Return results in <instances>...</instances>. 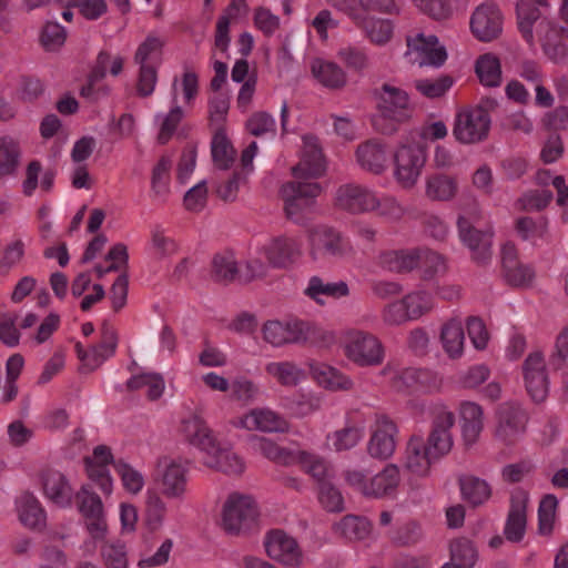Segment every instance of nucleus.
<instances>
[{"mask_svg":"<svg viewBox=\"0 0 568 568\" xmlns=\"http://www.w3.org/2000/svg\"><path fill=\"white\" fill-rule=\"evenodd\" d=\"M298 163L292 168L294 181L282 186V197L287 216L300 222L313 212L315 199L322 193L321 178L326 171V161L317 138L304 135Z\"/></svg>","mask_w":568,"mask_h":568,"instance_id":"f257e3e1","label":"nucleus"},{"mask_svg":"<svg viewBox=\"0 0 568 568\" xmlns=\"http://www.w3.org/2000/svg\"><path fill=\"white\" fill-rule=\"evenodd\" d=\"M343 478L352 489L373 499H394L402 483L400 469L396 464H386L372 475L363 468H348L343 473Z\"/></svg>","mask_w":568,"mask_h":568,"instance_id":"f03ea898","label":"nucleus"},{"mask_svg":"<svg viewBox=\"0 0 568 568\" xmlns=\"http://www.w3.org/2000/svg\"><path fill=\"white\" fill-rule=\"evenodd\" d=\"M412 116L409 97L405 90L385 83L377 93V112L373 118V125L382 134H394L398 126Z\"/></svg>","mask_w":568,"mask_h":568,"instance_id":"7ed1b4c3","label":"nucleus"},{"mask_svg":"<svg viewBox=\"0 0 568 568\" xmlns=\"http://www.w3.org/2000/svg\"><path fill=\"white\" fill-rule=\"evenodd\" d=\"M307 252L315 263L341 261L353 254V246L333 226L317 224L306 230Z\"/></svg>","mask_w":568,"mask_h":568,"instance_id":"20e7f679","label":"nucleus"},{"mask_svg":"<svg viewBox=\"0 0 568 568\" xmlns=\"http://www.w3.org/2000/svg\"><path fill=\"white\" fill-rule=\"evenodd\" d=\"M260 518L255 498L245 493H230L221 507V526L230 535H242L253 529Z\"/></svg>","mask_w":568,"mask_h":568,"instance_id":"39448f33","label":"nucleus"},{"mask_svg":"<svg viewBox=\"0 0 568 568\" xmlns=\"http://www.w3.org/2000/svg\"><path fill=\"white\" fill-rule=\"evenodd\" d=\"M341 348L344 356L358 367H376L385 359L382 341L368 331L346 329L341 337Z\"/></svg>","mask_w":568,"mask_h":568,"instance_id":"423d86ee","label":"nucleus"},{"mask_svg":"<svg viewBox=\"0 0 568 568\" xmlns=\"http://www.w3.org/2000/svg\"><path fill=\"white\" fill-rule=\"evenodd\" d=\"M483 213L478 205L463 211L457 220L458 236L470 251L471 260L478 265H487L493 257V230H478L475 223L481 220Z\"/></svg>","mask_w":568,"mask_h":568,"instance_id":"0eeeda50","label":"nucleus"},{"mask_svg":"<svg viewBox=\"0 0 568 568\" xmlns=\"http://www.w3.org/2000/svg\"><path fill=\"white\" fill-rule=\"evenodd\" d=\"M568 0L559 8V24L540 18L534 24V41H538L545 55L552 62H562L568 57Z\"/></svg>","mask_w":568,"mask_h":568,"instance_id":"6e6552de","label":"nucleus"},{"mask_svg":"<svg viewBox=\"0 0 568 568\" xmlns=\"http://www.w3.org/2000/svg\"><path fill=\"white\" fill-rule=\"evenodd\" d=\"M426 163V146L415 141L398 144L393 153L395 182L404 190L414 189L422 178Z\"/></svg>","mask_w":568,"mask_h":568,"instance_id":"1a4fd4ad","label":"nucleus"},{"mask_svg":"<svg viewBox=\"0 0 568 568\" xmlns=\"http://www.w3.org/2000/svg\"><path fill=\"white\" fill-rule=\"evenodd\" d=\"M490 125L491 119L486 109L467 106L456 113L453 135L462 144H476L487 139Z\"/></svg>","mask_w":568,"mask_h":568,"instance_id":"9d476101","label":"nucleus"},{"mask_svg":"<svg viewBox=\"0 0 568 568\" xmlns=\"http://www.w3.org/2000/svg\"><path fill=\"white\" fill-rule=\"evenodd\" d=\"M405 59L419 67H442L447 60V51L435 34L422 31L406 36Z\"/></svg>","mask_w":568,"mask_h":568,"instance_id":"9b49d317","label":"nucleus"},{"mask_svg":"<svg viewBox=\"0 0 568 568\" xmlns=\"http://www.w3.org/2000/svg\"><path fill=\"white\" fill-rule=\"evenodd\" d=\"M186 464L179 457L162 456L156 459L154 479L161 486L162 495L169 499L182 500L187 493Z\"/></svg>","mask_w":568,"mask_h":568,"instance_id":"f8f14e48","label":"nucleus"},{"mask_svg":"<svg viewBox=\"0 0 568 568\" xmlns=\"http://www.w3.org/2000/svg\"><path fill=\"white\" fill-rule=\"evenodd\" d=\"M398 442V427L389 417L377 415L369 426V438L366 452L377 460H387L396 452Z\"/></svg>","mask_w":568,"mask_h":568,"instance_id":"ddd939ff","label":"nucleus"},{"mask_svg":"<svg viewBox=\"0 0 568 568\" xmlns=\"http://www.w3.org/2000/svg\"><path fill=\"white\" fill-rule=\"evenodd\" d=\"M267 556L286 568H300L304 562L297 540L282 529H273L264 537Z\"/></svg>","mask_w":568,"mask_h":568,"instance_id":"4468645a","label":"nucleus"},{"mask_svg":"<svg viewBox=\"0 0 568 568\" xmlns=\"http://www.w3.org/2000/svg\"><path fill=\"white\" fill-rule=\"evenodd\" d=\"M454 425V413L442 404L434 405L432 409L430 432L425 443L439 458L447 455L453 448Z\"/></svg>","mask_w":568,"mask_h":568,"instance_id":"2eb2a0df","label":"nucleus"},{"mask_svg":"<svg viewBox=\"0 0 568 568\" xmlns=\"http://www.w3.org/2000/svg\"><path fill=\"white\" fill-rule=\"evenodd\" d=\"M232 427L248 432L284 433L288 422L277 412L268 407H255L230 420Z\"/></svg>","mask_w":568,"mask_h":568,"instance_id":"dca6fc26","label":"nucleus"},{"mask_svg":"<svg viewBox=\"0 0 568 568\" xmlns=\"http://www.w3.org/2000/svg\"><path fill=\"white\" fill-rule=\"evenodd\" d=\"M312 326L301 320L267 321L262 327L263 339L274 347L296 344L310 337Z\"/></svg>","mask_w":568,"mask_h":568,"instance_id":"f3484780","label":"nucleus"},{"mask_svg":"<svg viewBox=\"0 0 568 568\" xmlns=\"http://www.w3.org/2000/svg\"><path fill=\"white\" fill-rule=\"evenodd\" d=\"M375 203L376 191L355 182L339 185L334 196L335 206L351 214L373 212Z\"/></svg>","mask_w":568,"mask_h":568,"instance_id":"a211bd4d","label":"nucleus"},{"mask_svg":"<svg viewBox=\"0 0 568 568\" xmlns=\"http://www.w3.org/2000/svg\"><path fill=\"white\" fill-rule=\"evenodd\" d=\"M176 433L184 443L196 448L202 456L217 439L215 432L197 412H192L181 418Z\"/></svg>","mask_w":568,"mask_h":568,"instance_id":"6ab92c4d","label":"nucleus"},{"mask_svg":"<svg viewBox=\"0 0 568 568\" xmlns=\"http://www.w3.org/2000/svg\"><path fill=\"white\" fill-rule=\"evenodd\" d=\"M202 464L213 470L230 476H240L245 470V462L232 445L219 437L202 456Z\"/></svg>","mask_w":568,"mask_h":568,"instance_id":"aec40b11","label":"nucleus"},{"mask_svg":"<svg viewBox=\"0 0 568 568\" xmlns=\"http://www.w3.org/2000/svg\"><path fill=\"white\" fill-rule=\"evenodd\" d=\"M347 14L371 43L382 47L392 41L395 32L393 20L361 12L357 8H351Z\"/></svg>","mask_w":568,"mask_h":568,"instance_id":"412c9836","label":"nucleus"},{"mask_svg":"<svg viewBox=\"0 0 568 568\" xmlns=\"http://www.w3.org/2000/svg\"><path fill=\"white\" fill-rule=\"evenodd\" d=\"M37 483L49 501L62 508L71 506L73 489L63 473L51 467H44L38 471Z\"/></svg>","mask_w":568,"mask_h":568,"instance_id":"4be33fe9","label":"nucleus"},{"mask_svg":"<svg viewBox=\"0 0 568 568\" xmlns=\"http://www.w3.org/2000/svg\"><path fill=\"white\" fill-rule=\"evenodd\" d=\"M113 454L111 448L105 445L97 446L92 455L84 458L85 473L93 483L100 488V490L109 496L113 491V478L110 474L109 465L114 466Z\"/></svg>","mask_w":568,"mask_h":568,"instance_id":"5701e85b","label":"nucleus"},{"mask_svg":"<svg viewBox=\"0 0 568 568\" xmlns=\"http://www.w3.org/2000/svg\"><path fill=\"white\" fill-rule=\"evenodd\" d=\"M500 262L501 275L509 285L516 287L532 285L536 278L535 268L530 264L518 261L515 244L507 242L501 246Z\"/></svg>","mask_w":568,"mask_h":568,"instance_id":"b1692460","label":"nucleus"},{"mask_svg":"<svg viewBox=\"0 0 568 568\" xmlns=\"http://www.w3.org/2000/svg\"><path fill=\"white\" fill-rule=\"evenodd\" d=\"M470 31L481 42L497 39L503 31V16L497 6L483 3L470 17Z\"/></svg>","mask_w":568,"mask_h":568,"instance_id":"393cba45","label":"nucleus"},{"mask_svg":"<svg viewBox=\"0 0 568 568\" xmlns=\"http://www.w3.org/2000/svg\"><path fill=\"white\" fill-rule=\"evenodd\" d=\"M437 459L439 457L433 453L422 437L413 436L407 442L404 452L403 467L414 477L425 478L429 476L432 465Z\"/></svg>","mask_w":568,"mask_h":568,"instance_id":"a878e982","label":"nucleus"},{"mask_svg":"<svg viewBox=\"0 0 568 568\" xmlns=\"http://www.w3.org/2000/svg\"><path fill=\"white\" fill-rule=\"evenodd\" d=\"M307 368L312 381L328 392H347L353 389L354 382L347 374L327 363L311 359Z\"/></svg>","mask_w":568,"mask_h":568,"instance_id":"bb28decb","label":"nucleus"},{"mask_svg":"<svg viewBox=\"0 0 568 568\" xmlns=\"http://www.w3.org/2000/svg\"><path fill=\"white\" fill-rule=\"evenodd\" d=\"M118 345V335L113 327L103 325L101 331V341L90 349H84L81 344H77L78 357L85 367L93 371L101 366L108 358L115 353Z\"/></svg>","mask_w":568,"mask_h":568,"instance_id":"cd10ccee","label":"nucleus"},{"mask_svg":"<svg viewBox=\"0 0 568 568\" xmlns=\"http://www.w3.org/2000/svg\"><path fill=\"white\" fill-rule=\"evenodd\" d=\"M524 379L528 394L535 402H542L548 394L546 364L541 353L532 352L524 363Z\"/></svg>","mask_w":568,"mask_h":568,"instance_id":"c85d7f7f","label":"nucleus"},{"mask_svg":"<svg viewBox=\"0 0 568 568\" xmlns=\"http://www.w3.org/2000/svg\"><path fill=\"white\" fill-rule=\"evenodd\" d=\"M458 420L464 445L474 446L479 440L485 425L481 406L470 400L462 402L458 407Z\"/></svg>","mask_w":568,"mask_h":568,"instance_id":"c756f323","label":"nucleus"},{"mask_svg":"<svg viewBox=\"0 0 568 568\" xmlns=\"http://www.w3.org/2000/svg\"><path fill=\"white\" fill-rule=\"evenodd\" d=\"M357 165L373 174L385 172L388 162L386 145L376 139H369L357 145L355 150Z\"/></svg>","mask_w":568,"mask_h":568,"instance_id":"7c9ffc66","label":"nucleus"},{"mask_svg":"<svg viewBox=\"0 0 568 568\" xmlns=\"http://www.w3.org/2000/svg\"><path fill=\"white\" fill-rule=\"evenodd\" d=\"M439 342L444 353L450 359L463 357L466 345L465 324L462 317L445 320L439 328Z\"/></svg>","mask_w":568,"mask_h":568,"instance_id":"2f4dec72","label":"nucleus"},{"mask_svg":"<svg viewBox=\"0 0 568 568\" xmlns=\"http://www.w3.org/2000/svg\"><path fill=\"white\" fill-rule=\"evenodd\" d=\"M528 500V494L524 490H516L511 496L510 510L504 528V535L510 542H519L525 536Z\"/></svg>","mask_w":568,"mask_h":568,"instance_id":"473e14b6","label":"nucleus"},{"mask_svg":"<svg viewBox=\"0 0 568 568\" xmlns=\"http://www.w3.org/2000/svg\"><path fill=\"white\" fill-rule=\"evenodd\" d=\"M266 377L284 388H293L306 379V371L294 361H271L265 363Z\"/></svg>","mask_w":568,"mask_h":568,"instance_id":"72a5a7b5","label":"nucleus"},{"mask_svg":"<svg viewBox=\"0 0 568 568\" xmlns=\"http://www.w3.org/2000/svg\"><path fill=\"white\" fill-rule=\"evenodd\" d=\"M263 255L270 264L277 267H286L301 257L302 246L296 239L277 237L264 246Z\"/></svg>","mask_w":568,"mask_h":568,"instance_id":"f704fd0d","label":"nucleus"},{"mask_svg":"<svg viewBox=\"0 0 568 568\" xmlns=\"http://www.w3.org/2000/svg\"><path fill=\"white\" fill-rule=\"evenodd\" d=\"M304 295L315 304L324 306L329 300L347 297L349 287L344 281L326 282L320 276H312L304 288Z\"/></svg>","mask_w":568,"mask_h":568,"instance_id":"c9c22d12","label":"nucleus"},{"mask_svg":"<svg viewBox=\"0 0 568 568\" xmlns=\"http://www.w3.org/2000/svg\"><path fill=\"white\" fill-rule=\"evenodd\" d=\"M19 521L27 528L41 529L45 525V510L38 497L30 493H21L14 500Z\"/></svg>","mask_w":568,"mask_h":568,"instance_id":"e433bc0d","label":"nucleus"},{"mask_svg":"<svg viewBox=\"0 0 568 568\" xmlns=\"http://www.w3.org/2000/svg\"><path fill=\"white\" fill-rule=\"evenodd\" d=\"M294 465H298L301 470L315 481L316 486L335 477L332 465L324 457L307 450L296 449Z\"/></svg>","mask_w":568,"mask_h":568,"instance_id":"4c0bfd02","label":"nucleus"},{"mask_svg":"<svg viewBox=\"0 0 568 568\" xmlns=\"http://www.w3.org/2000/svg\"><path fill=\"white\" fill-rule=\"evenodd\" d=\"M548 6V0H519L517 3L518 28L529 45L535 43L534 24L542 18Z\"/></svg>","mask_w":568,"mask_h":568,"instance_id":"58836bf2","label":"nucleus"},{"mask_svg":"<svg viewBox=\"0 0 568 568\" xmlns=\"http://www.w3.org/2000/svg\"><path fill=\"white\" fill-rule=\"evenodd\" d=\"M526 424V415L514 404L501 405L498 409L496 435L504 442H510L520 434Z\"/></svg>","mask_w":568,"mask_h":568,"instance_id":"ea45409f","label":"nucleus"},{"mask_svg":"<svg viewBox=\"0 0 568 568\" xmlns=\"http://www.w3.org/2000/svg\"><path fill=\"white\" fill-rule=\"evenodd\" d=\"M199 75L191 69H184L181 77H174L170 90V103L192 106L199 94Z\"/></svg>","mask_w":568,"mask_h":568,"instance_id":"a19ab883","label":"nucleus"},{"mask_svg":"<svg viewBox=\"0 0 568 568\" xmlns=\"http://www.w3.org/2000/svg\"><path fill=\"white\" fill-rule=\"evenodd\" d=\"M459 192L457 176L447 173H434L425 180V195L436 202H449Z\"/></svg>","mask_w":568,"mask_h":568,"instance_id":"79ce46f5","label":"nucleus"},{"mask_svg":"<svg viewBox=\"0 0 568 568\" xmlns=\"http://www.w3.org/2000/svg\"><path fill=\"white\" fill-rule=\"evenodd\" d=\"M310 70L313 78L326 88L341 89L346 84V73L335 62L314 58L310 62Z\"/></svg>","mask_w":568,"mask_h":568,"instance_id":"37998d69","label":"nucleus"},{"mask_svg":"<svg viewBox=\"0 0 568 568\" xmlns=\"http://www.w3.org/2000/svg\"><path fill=\"white\" fill-rule=\"evenodd\" d=\"M323 404V395L312 389H301L288 397L284 408L294 417L303 418L318 412Z\"/></svg>","mask_w":568,"mask_h":568,"instance_id":"c03bdc74","label":"nucleus"},{"mask_svg":"<svg viewBox=\"0 0 568 568\" xmlns=\"http://www.w3.org/2000/svg\"><path fill=\"white\" fill-rule=\"evenodd\" d=\"M420 248L386 251L379 256V264L395 273H407L419 265Z\"/></svg>","mask_w":568,"mask_h":568,"instance_id":"a18cd8bd","label":"nucleus"},{"mask_svg":"<svg viewBox=\"0 0 568 568\" xmlns=\"http://www.w3.org/2000/svg\"><path fill=\"white\" fill-rule=\"evenodd\" d=\"M179 245L163 229L154 227L151 231L146 252L155 262H164L176 254Z\"/></svg>","mask_w":568,"mask_h":568,"instance_id":"49530a36","label":"nucleus"},{"mask_svg":"<svg viewBox=\"0 0 568 568\" xmlns=\"http://www.w3.org/2000/svg\"><path fill=\"white\" fill-rule=\"evenodd\" d=\"M165 40L156 34H149L134 53V62L139 67L159 68L162 63Z\"/></svg>","mask_w":568,"mask_h":568,"instance_id":"de8ad7c7","label":"nucleus"},{"mask_svg":"<svg viewBox=\"0 0 568 568\" xmlns=\"http://www.w3.org/2000/svg\"><path fill=\"white\" fill-rule=\"evenodd\" d=\"M515 230L520 239L538 245L548 240L549 221L544 216L538 219L523 216L517 219Z\"/></svg>","mask_w":568,"mask_h":568,"instance_id":"09e8293b","label":"nucleus"},{"mask_svg":"<svg viewBox=\"0 0 568 568\" xmlns=\"http://www.w3.org/2000/svg\"><path fill=\"white\" fill-rule=\"evenodd\" d=\"M390 387L397 393H410L417 390V368H398L393 363H387L381 371Z\"/></svg>","mask_w":568,"mask_h":568,"instance_id":"8fccbe9b","label":"nucleus"},{"mask_svg":"<svg viewBox=\"0 0 568 568\" xmlns=\"http://www.w3.org/2000/svg\"><path fill=\"white\" fill-rule=\"evenodd\" d=\"M54 174L47 170L43 171L42 165L39 161H31L24 172V179L22 181V193L26 196L34 194L38 186L42 191L49 192L53 186Z\"/></svg>","mask_w":568,"mask_h":568,"instance_id":"3c124183","label":"nucleus"},{"mask_svg":"<svg viewBox=\"0 0 568 568\" xmlns=\"http://www.w3.org/2000/svg\"><path fill=\"white\" fill-rule=\"evenodd\" d=\"M168 513V505L163 497L154 489H148L144 496V521L152 530L162 528Z\"/></svg>","mask_w":568,"mask_h":568,"instance_id":"603ef678","label":"nucleus"},{"mask_svg":"<svg viewBox=\"0 0 568 568\" xmlns=\"http://www.w3.org/2000/svg\"><path fill=\"white\" fill-rule=\"evenodd\" d=\"M333 530L345 539L362 540L369 536L372 525L365 517L346 515L334 524Z\"/></svg>","mask_w":568,"mask_h":568,"instance_id":"864d4df0","label":"nucleus"},{"mask_svg":"<svg viewBox=\"0 0 568 568\" xmlns=\"http://www.w3.org/2000/svg\"><path fill=\"white\" fill-rule=\"evenodd\" d=\"M364 435V429L358 425H347L334 430L326 436V447L341 453L349 450L358 445Z\"/></svg>","mask_w":568,"mask_h":568,"instance_id":"5fc2aeb1","label":"nucleus"},{"mask_svg":"<svg viewBox=\"0 0 568 568\" xmlns=\"http://www.w3.org/2000/svg\"><path fill=\"white\" fill-rule=\"evenodd\" d=\"M449 561L456 568H474L478 560V550L474 542L465 537L454 539L449 546Z\"/></svg>","mask_w":568,"mask_h":568,"instance_id":"6e6d98bb","label":"nucleus"},{"mask_svg":"<svg viewBox=\"0 0 568 568\" xmlns=\"http://www.w3.org/2000/svg\"><path fill=\"white\" fill-rule=\"evenodd\" d=\"M211 154L214 165L220 170H227L234 163L236 151L225 130L220 129L214 133L211 141Z\"/></svg>","mask_w":568,"mask_h":568,"instance_id":"4d7b16f0","label":"nucleus"},{"mask_svg":"<svg viewBox=\"0 0 568 568\" xmlns=\"http://www.w3.org/2000/svg\"><path fill=\"white\" fill-rule=\"evenodd\" d=\"M460 494L471 506H480L491 497L489 484L475 476H465L459 480Z\"/></svg>","mask_w":568,"mask_h":568,"instance_id":"13d9d810","label":"nucleus"},{"mask_svg":"<svg viewBox=\"0 0 568 568\" xmlns=\"http://www.w3.org/2000/svg\"><path fill=\"white\" fill-rule=\"evenodd\" d=\"M21 158V149L13 138H0V179L16 175Z\"/></svg>","mask_w":568,"mask_h":568,"instance_id":"bf43d9fd","label":"nucleus"},{"mask_svg":"<svg viewBox=\"0 0 568 568\" xmlns=\"http://www.w3.org/2000/svg\"><path fill=\"white\" fill-rule=\"evenodd\" d=\"M172 161L162 156L152 169L151 191L156 200L164 201L170 194Z\"/></svg>","mask_w":568,"mask_h":568,"instance_id":"052dcab7","label":"nucleus"},{"mask_svg":"<svg viewBox=\"0 0 568 568\" xmlns=\"http://www.w3.org/2000/svg\"><path fill=\"white\" fill-rule=\"evenodd\" d=\"M403 298L413 321L419 320L436 307L434 293L422 287L407 293Z\"/></svg>","mask_w":568,"mask_h":568,"instance_id":"680f3d73","label":"nucleus"},{"mask_svg":"<svg viewBox=\"0 0 568 568\" xmlns=\"http://www.w3.org/2000/svg\"><path fill=\"white\" fill-rule=\"evenodd\" d=\"M254 449L268 460L282 466H293L296 449H288L274 443L273 440L260 437L254 443Z\"/></svg>","mask_w":568,"mask_h":568,"instance_id":"e2e57ef3","label":"nucleus"},{"mask_svg":"<svg viewBox=\"0 0 568 568\" xmlns=\"http://www.w3.org/2000/svg\"><path fill=\"white\" fill-rule=\"evenodd\" d=\"M184 116V110L181 104L170 103L168 112H160L155 115L159 124L158 140L164 144L174 135L180 122Z\"/></svg>","mask_w":568,"mask_h":568,"instance_id":"0e129e2a","label":"nucleus"},{"mask_svg":"<svg viewBox=\"0 0 568 568\" xmlns=\"http://www.w3.org/2000/svg\"><path fill=\"white\" fill-rule=\"evenodd\" d=\"M114 470L118 474L123 489L130 495H139L145 486V477L142 471L123 459L114 463Z\"/></svg>","mask_w":568,"mask_h":568,"instance_id":"69168bd1","label":"nucleus"},{"mask_svg":"<svg viewBox=\"0 0 568 568\" xmlns=\"http://www.w3.org/2000/svg\"><path fill=\"white\" fill-rule=\"evenodd\" d=\"M126 386L129 389H145L146 396L151 400L160 398L165 389L164 378L158 373H140L132 376Z\"/></svg>","mask_w":568,"mask_h":568,"instance_id":"338daca9","label":"nucleus"},{"mask_svg":"<svg viewBox=\"0 0 568 568\" xmlns=\"http://www.w3.org/2000/svg\"><path fill=\"white\" fill-rule=\"evenodd\" d=\"M476 73L486 87H497L501 82L500 63L496 55L486 53L476 62Z\"/></svg>","mask_w":568,"mask_h":568,"instance_id":"774afa93","label":"nucleus"}]
</instances>
